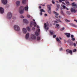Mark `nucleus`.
<instances>
[{"mask_svg":"<svg viewBox=\"0 0 77 77\" xmlns=\"http://www.w3.org/2000/svg\"><path fill=\"white\" fill-rule=\"evenodd\" d=\"M71 26H73V27H77V25L75 24H73L72 23H71Z\"/></svg>","mask_w":77,"mask_h":77,"instance_id":"nucleus-22","label":"nucleus"},{"mask_svg":"<svg viewBox=\"0 0 77 77\" xmlns=\"http://www.w3.org/2000/svg\"><path fill=\"white\" fill-rule=\"evenodd\" d=\"M72 40L73 41H75V38H72Z\"/></svg>","mask_w":77,"mask_h":77,"instance_id":"nucleus-42","label":"nucleus"},{"mask_svg":"<svg viewBox=\"0 0 77 77\" xmlns=\"http://www.w3.org/2000/svg\"><path fill=\"white\" fill-rule=\"evenodd\" d=\"M57 21H59V22H61V21H60V20L59 19H56Z\"/></svg>","mask_w":77,"mask_h":77,"instance_id":"nucleus-34","label":"nucleus"},{"mask_svg":"<svg viewBox=\"0 0 77 77\" xmlns=\"http://www.w3.org/2000/svg\"><path fill=\"white\" fill-rule=\"evenodd\" d=\"M58 9H59V8H57L56 9V11H58Z\"/></svg>","mask_w":77,"mask_h":77,"instance_id":"nucleus-55","label":"nucleus"},{"mask_svg":"<svg viewBox=\"0 0 77 77\" xmlns=\"http://www.w3.org/2000/svg\"><path fill=\"white\" fill-rule=\"evenodd\" d=\"M20 3H21V2L20 1H17L16 3L17 6H20Z\"/></svg>","mask_w":77,"mask_h":77,"instance_id":"nucleus-11","label":"nucleus"},{"mask_svg":"<svg viewBox=\"0 0 77 77\" xmlns=\"http://www.w3.org/2000/svg\"><path fill=\"white\" fill-rule=\"evenodd\" d=\"M65 21L66 22H70V21L69 20H68L67 19H65Z\"/></svg>","mask_w":77,"mask_h":77,"instance_id":"nucleus-31","label":"nucleus"},{"mask_svg":"<svg viewBox=\"0 0 77 77\" xmlns=\"http://www.w3.org/2000/svg\"><path fill=\"white\" fill-rule=\"evenodd\" d=\"M72 6H77V5L76 4H75V2H73L72 4Z\"/></svg>","mask_w":77,"mask_h":77,"instance_id":"nucleus-19","label":"nucleus"},{"mask_svg":"<svg viewBox=\"0 0 77 77\" xmlns=\"http://www.w3.org/2000/svg\"><path fill=\"white\" fill-rule=\"evenodd\" d=\"M40 29H37V32H38V33L39 32H40Z\"/></svg>","mask_w":77,"mask_h":77,"instance_id":"nucleus-37","label":"nucleus"},{"mask_svg":"<svg viewBox=\"0 0 77 77\" xmlns=\"http://www.w3.org/2000/svg\"><path fill=\"white\" fill-rule=\"evenodd\" d=\"M59 2H60V3H62V0H59Z\"/></svg>","mask_w":77,"mask_h":77,"instance_id":"nucleus-53","label":"nucleus"},{"mask_svg":"<svg viewBox=\"0 0 77 77\" xmlns=\"http://www.w3.org/2000/svg\"><path fill=\"white\" fill-rule=\"evenodd\" d=\"M60 39H62V38H60Z\"/></svg>","mask_w":77,"mask_h":77,"instance_id":"nucleus-61","label":"nucleus"},{"mask_svg":"<svg viewBox=\"0 0 77 77\" xmlns=\"http://www.w3.org/2000/svg\"><path fill=\"white\" fill-rule=\"evenodd\" d=\"M74 46L75 47V46H76V44H75V43H74L73 44Z\"/></svg>","mask_w":77,"mask_h":77,"instance_id":"nucleus-49","label":"nucleus"},{"mask_svg":"<svg viewBox=\"0 0 77 77\" xmlns=\"http://www.w3.org/2000/svg\"><path fill=\"white\" fill-rule=\"evenodd\" d=\"M20 17L21 18H24V16H23V15L20 16Z\"/></svg>","mask_w":77,"mask_h":77,"instance_id":"nucleus-39","label":"nucleus"},{"mask_svg":"<svg viewBox=\"0 0 77 77\" xmlns=\"http://www.w3.org/2000/svg\"><path fill=\"white\" fill-rule=\"evenodd\" d=\"M37 27L38 29H39V26H37Z\"/></svg>","mask_w":77,"mask_h":77,"instance_id":"nucleus-52","label":"nucleus"},{"mask_svg":"<svg viewBox=\"0 0 77 77\" xmlns=\"http://www.w3.org/2000/svg\"><path fill=\"white\" fill-rule=\"evenodd\" d=\"M65 0H62V1H63V2H64V1H65Z\"/></svg>","mask_w":77,"mask_h":77,"instance_id":"nucleus-59","label":"nucleus"},{"mask_svg":"<svg viewBox=\"0 0 77 77\" xmlns=\"http://www.w3.org/2000/svg\"><path fill=\"white\" fill-rule=\"evenodd\" d=\"M74 21H76V23H77V20L75 19L74 20Z\"/></svg>","mask_w":77,"mask_h":77,"instance_id":"nucleus-50","label":"nucleus"},{"mask_svg":"<svg viewBox=\"0 0 77 77\" xmlns=\"http://www.w3.org/2000/svg\"><path fill=\"white\" fill-rule=\"evenodd\" d=\"M57 7L58 9H59V8L60 7V6L59 5H57Z\"/></svg>","mask_w":77,"mask_h":77,"instance_id":"nucleus-29","label":"nucleus"},{"mask_svg":"<svg viewBox=\"0 0 77 77\" xmlns=\"http://www.w3.org/2000/svg\"><path fill=\"white\" fill-rule=\"evenodd\" d=\"M59 18H60V17H60V16H59Z\"/></svg>","mask_w":77,"mask_h":77,"instance_id":"nucleus-64","label":"nucleus"},{"mask_svg":"<svg viewBox=\"0 0 77 77\" xmlns=\"http://www.w3.org/2000/svg\"><path fill=\"white\" fill-rule=\"evenodd\" d=\"M31 38L32 39H33V40H35L36 39V35L34 34L31 35Z\"/></svg>","mask_w":77,"mask_h":77,"instance_id":"nucleus-4","label":"nucleus"},{"mask_svg":"<svg viewBox=\"0 0 77 77\" xmlns=\"http://www.w3.org/2000/svg\"><path fill=\"white\" fill-rule=\"evenodd\" d=\"M40 12H45V11H44V10L43 9H41Z\"/></svg>","mask_w":77,"mask_h":77,"instance_id":"nucleus-27","label":"nucleus"},{"mask_svg":"<svg viewBox=\"0 0 77 77\" xmlns=\"http://www.w3.org/2000/svg\"><path fill=\"white\" fill-rule=\"evenodd\" d=\"M52 3H53V4H55V2L53 0L52 1Z\"/></svg>","mask_w":77,"mask_h":77,"instance_id":"nucleus-38","label":"nucleus"},{"mask_svg":"<svg viewBox=\"0 0 77 77\" xmlns=\"http://www.w3.org/2000/svg\"><path fill=\"white\" fill-rule=\"evenodd\" d=\"M48 26H49V24H48V23H47V24H46V23H45L44 27L45 29H46L47 30H48L49 28L48 27L47 28H46V27Z\"/></svg>","mask_w":77,"mask_h":77,"instance_id":"nucleus-5","label":"nucleus"},{"mask_svg":"<svg viewBox=\"0 0 77 77\" xmlns=\"http://www.w3.org/2000/svg\"><path fill=\"white\" fill-rule=\"evenodd\" d=\"M66 54H68V53L67 52L66 53Z\"/></svg>","mask_w":77,"mask_h":77,"instance_id":"nucleus-63","label":"nucleus"},{"mask_svg":"<svg viewBox=\"0 0 77 77\" xmlns=\"http://www.w3.org/2000/svg\"><path fill=\"white\" fill-rule=\"evenodd\" d=\"M29 33H27V34L26 35V37H25L26 39H28L29 37Z\"/></svg>","mask_w":77,"mask_h":77,"instance_id":"nucleus-14","label":"nucleus"},{"mask_svg":"<svg viewBox=\"0 0 77 77\" xmlns=\"http://www.w3.org/2000/svg\"><path fill=\"white\" fill-rule=\"evenodd\" d=\"M60 51H62V48H61L60 49Z\"/></svg>","mask_w":77,"mask_h":77,"instance_id":"nucleus-48","label":"nucleus"},{"mask_svg":"<svg viewBox=\"0 0 77 77\" xmlns=\"http://www.w3.org/2000/svg\"><path fill=\"white\" fill-rule=\"evenodd\" d=\"M71 11L72 12H74V13H75L76 12H77V10H75V9H74V8H72L71 9Z\"/></svg>","mask_w":77,"mask_h":77,"instance_id":"nucleus-8","label":"nucleus"},{"mask_svg":"<svg viewBox=\"0 0 77 77\" xmlns=\"http://www.w3.org/2000/svg\"><path fill=\"white\" fill-rule=\"evenodd\" d=\"M45 16H47V14H45Z\"/></svg>","mask_w":77,"mask_h":77,"instance_id":"nucleus-56","label":"nucleus"},{"mask_svg":"<svg viewBox=\"0 0 77 77\" xmlns=\"http://www.w3.org/2000/svg\"><path fill=\"white\" fill-rule=\"evenodd\" d=\"M33 21H32L31 22L30 25V27H32V26H33Z\"/></svg>","mask_w":77,"mask_h":77,"instance_id":"nucleus-21","label":"nucleus"},{"mask_svg":"<svg viewBox=\"0 0 77 77\" xmlns=\"http://www.w3.org/2000/svg\"><path fill=\"white\" fill-rule=\"evenodd\" d=\"M64 29H65V28L63 27L60 29V31H63V30H64Z\"/></svg>","mask_w":77,"mask_h":77,"instance_id":"nucleus-33","label":"nucleus"},{"mask_svg":"<svg viewBox=\"0 0 77 77\" xmlns=\"http://www.w3.org/2000/svg\"><path fill=\"white\" fill-rule=\"evenodd\" d=\"M50 33H51V35H53V31L51 30L50 31Z\"/></svg>","mask_w":77,"mask_h":77,"instance_id":"nucleus-25","label":"nucleus"},{"mask_svg":"<svg viewBox=\"0 0 77 77\" xmlns=\"http://www.w3.org/2000/svg\"><path fill=\"white\" fill-rule=\"evenodd\" d=\"M26 0H22V3L23 5H25L26 3Z\"/></svg>","mask_w":77,"mask_h":77,"instance_id":"nucleus-17","label":"nucleus"},{"mask_svg":"<svg viewBox=\"0 0 77 77\" xmlns=\"http://www.w3.org/2000/svg\"><path fill=\"white\" fill-rule=\"evenodd\" d=\"M54 23H58V22H57V21H54Z\"/></svg>","mask_w":77,"mask_h":77,"instance_id":"nucleus-46","label":"nucleus"},{"mask_svg":"<svg viewBox=\"0 0 77 77\" xmlns=\"http://www.w3.org/2000/svg\"><path fill=\"white\" fill-rule=\"evenodd\" d=\"M12 13L11 12H8L7 14V17L8 19L10 20L12 17Z\"/></svg>","mask_w":77,"mask_h":77,"instance_id":"nucleus-3","label":"nucleus"},{"mask_svg":"<svg viewBox=\"0 0 77 77\" xmlns=\"http://www.w3.org/2000/svg\"><path fill=\"white\" fill-rule=\"evenodd\" d=\"M35 34L36 36H38L39 35V33L37 32H35Z\"/></svg>","mask_w":77,"mask_h":77,"instance_id":"nucleus-24","label":"nucleus"},{"mask_svg":"<svg viewBox=\"0 0 77 77\" xmlns=\"http://www.w3.org/2000/svg\"><path fill=\"white\" fill-rule=\"evenodd\" d=\"M42 6H45V5H43Z\"/></svg>","mask_w":77,"mask_h":77,"instance_id":"nucleus-62","label":"nucleus"},{"mask_svg":"<svg viewBox=\"0 0 77 77\" xmlns=\"http://www.w3.org/2000/svg\"><path fill=\"white\" fill-rule=\"evenodd\" d=\"M23 22L24 23H26V24H28L29 23V22L28 20L26 19H23Z\"/></svg>","mask_w":77,"mask_h":77,"instance_id":"nucleus-15","label":"nucleus"},{"mask_svg":"<svg viewBox=\"0 0 77 77\" xmlns=\"http://www.w3.org/2000/svg\"><path fill=\"white\" fill-rule=\"evenodd\" d=\"M27 17L29 18H30V15H27Z\"/></svg>","mask_w":77,"mask_h":77,"instance_id":"nucleus-43","label":"nucleus"},{"mask_svg":"<svg viewBox=\"0 0 77 77\" xmlns=\"http://www.w3.org/2000/svg\"><path fill=\"white\" fill-rule=\"evenodd\" d=\"M40 15H42V12H40Z\"/></svg>","mask_w":77,"mask_h":77,"instance_id":"nucleus-51","label":"nucleus"},{"mask_svg":"<svg viewBox=\"0 0 77 77\" xmlns=\"http://www.w3.org/2000/svg\"><path fill=\"white\" fill-rule=\"evenodd\" d=\"M0 13L1 14L4 13V9L2 7H0Z\"/></svg>","mask_w":77,"mask_h":77,"instance_id":"nucleus-10","label":"nucleus"},{"mask_svg":"<svg viewBox=\"0 0 77 77\" xmlns=\"http://www.w3.org/2000/svg\"><path fill=\"white\" fill-rule=\"evenodd\" d=\"M66 14H69V15L70 14V12L69 11H66Z\"/></svg>","mask_w":77,"mask_h":77,"instance_id":"nucleus-32","label":"nucleus"},{"mask_svg":"<svg viewBox=\"0 0 77 77\" xmlns=\"http://www.w3.org/2000/svg\"><path fill=\"white\" fill-rule=\"evenodd\" d=\"M72 42H70V45H72Z\"/></svg>","mask_w":77,"mask_h":77,"instance_id":"nucleus-36","label":"nucleus"},{"mask_svg":"<svg viewBox=\"0 0 77 77\" xmlns=\"http://www.w3.org/2000/svg\"><path fill=\"white\" fill-rule=\"evenodd\" d=\"M74 37V35H71V38H73V37Z\"/></svg>","mask_w":77,"mask_h":77,"instance_id":"nucleus-47","label":"nucleus"},{"mask_svg":"<svg viewBox=\"0 0 77 77\" xmlns=\"http://www.w3.org/2000/svg\"><path fill=\"white\" fill-rule=\"evenodd\" d=\"M66 9L67 10H69V9H68V8H66Z\"/></svg>","mask_w":77,"mask_h":77,"instance_id":"nucleus-58","label":"nucleus"},{"mask_svg":"<svg viewBox=\"0 0 77 77\" xmlns=\"http://www.w3.org/2000/svg\"><path fill=\"white\" fill-rule=\"evenodd\" d=\"M56 26H57V27H59V24H56Z\"/></svg>","mask_w":77,"mask_h":77,"instance_id":"nucleus-44","label":"nucleus"},{"mask_svg":"<svg viewBox=\"0 0 77 77\" xmlns=\"http://www.w3.org/2000/svg\"><path fill=\"white\" fill-rule=\"evenodd\" d=\"M56 40L57 41V42H58L59 43H60V42H61L60 41V40H59V38H57L56 39Z\"/></svg>","mask_w":77,"mask_h":77,"instance_id":"nucleus-20","label":"nucleus"},{"mask_svg":"<svg viewBox=\"0 0 77 77\" xmlns=\"http://www.w3.org/2000/svg\"><path fill=\"white\" fill-rule=\"evenodd\" d=\"M60 13L62 15H64V13H63V11H62V10L61 11Z\"/></svg>","mask_w":77,"mask_h":77,"instance_id":"nucleus-30","label":"nucleus"},{"mask_svg":"<svg viewBox=\"0 0 77 77\" xmlns=\"http://www.w3.org/2000/svg\"><path fill=\"white\" fill-rule=\"evenodd\" d=\"M56 35H54L53 36V38H56Z\"/></svg>","mask_w":77,"mask_h":77,"instance_id":"nucleus-41","label":"nucleus"},{"mask_svg":"<svg viewBox=\"0 0 77 77\" xmlns=\"http://www.w3.org/2000/svg\"><path fill=\"white\" fill-rule=\"evenodd\" d=\"M66 51L69 53H70L71 55H72V50L68 49L66 50Z\"/></svg>","mask_w":77,"mask_h":77,"instance_id":"nucleus-6","label":"nucleus"},{"mask_svg":"<svg viewBox=\"0 0 77 77\" xmlns=\"http://www.w3.org/2000/svg\"><path fill=\"white\" fill-rule=\"evenodd\" d=\"M33 25L34 27H36V22H34Z\"/></svg>","mask_w":77,"mask_h":77,"instance_id":"nucleus-26","label":"nucleus"},{"mask_svg":"<svg viewBox=\"0 0 77 77\" xmlns=\"http://www.w3.org/2000/svg\"><path fill=\"white\" fill-rule=\"evenodd\" d=\"M63 8H64V9L66 8V6H65L64 5H63Z\"/></svg>","mask_w":77,"mask_h":77,"instance_id":"nucleus-45","label":"nucleus"},{"mask_svg":"<svg viewBox=\"0 0 77 77\" xmlns=\"http://www.w3.org/2000/svg\"><path fill=\"white\" fill-rule=\"evenodd\" d=\"M2 2L4 5H6L8 3L7 0H2Z\"/></svg>","mask_w":77,"mask_h":77,"instance_id":"nucleus-9","label":"nucleus"},{"mask_svg":"<svg viewBox=\"0 0 77 77\" xmlns=\"http://www.w3.org/2000/svg\"><path fill=\"white\" fill-rule=\"evenodd\" d=\"M41 8H42V7H41V6H39V9H41Z\"/></svg>","mask_w":77,"mask_h":77,"instance_id":"nucleus-54","label":"nucleus"},{"mask_svg":"<svg viewBox=\"0 0 77 77\" xmlns=\"http://www.w3.org/2000/svg\"><path fill=\"white\" fill-rule=\"evenodd\" d=\"M32 29V30H35V28L34 27H33Z\"/></svg>","mask_w":77,"mask_h":77,"instance_id":"nucleus-40","label":"nucleus"},{"mask_svg":"<svg viewBox=\"0 0 77 77\" xmlns=\"http://www.w3.org/2000/svg\"><path fill=\"white\" fill-rule=\"evenodd\" d=\"M65 35H66V36L67 38H69V37H70V35H71L70 33H65Z\"/></svg>","mask_w":77,"mask_h":77,"instance_id":"nucleus-16","label":"nucleus"},{"mask_svg":"<svg viewBox=\"0 0 77 77\" xmlns=\"http://www.w3.org/2000/svg\"><path fill=\"white\" fill-rule=\"evenodd\" d=\"M41 38L39 36H38L37 38V41H39L40 40V39Z\"/></svg>","mask_w":77,"mask_h":77,"instance_id":"nucleus-23","label":"nucleus"},{"mask_svg":"<svg viewBox=\"0 0 77 77\" xmlns=\"http://www.w3.org/2000/svg\"><path fill=\"white\" fill-rule=\"evenodd\" d=\"M62 3L63 4V5H65V3L63 2H62Z\"/></svg>","mask_w":77,"mask_h":77,"instance_id":"nucleus-57","label":"nucleus"},{"mask_svg":"<svg viewBox=\"0 0 77 77\" xmlns=\"http://www.w3.org/2000/svg\"><path fill=\"white\" fill-rule=\"evenodd\" d=\"M27 29L29 31H30V28L29 27H27Z\"/></svg>","mask_w":77,"mask_h":77,"instance_id":"nucleus-28","label":"nucleus"},{"mask_svg":"<svg viewBox=\"0 0 77 77\" xmlns=\"http://www.w3.org/2000/svg\"><path fill=\"white\" fill-rule=\"evenodd\" d=\"M28 8L29 7L28 5H27L25 7H24L23 6H21L19 8V12L21 14H22L24 13V9L25 11H28Z\"/></svg>","mask_w":77,"mask_h":77,"instance_id":"nucleus-1","label":"nucleus"},{"mask_svg":"<svg viewBox=\"0 0 77 77\" xmlns=\"http://www.w3.org/2000/svg\"><path fill=\"white\" fill-rule=\"evenodd\" d=\"M66 4V5H70L71 4H70L69 3V2L67 0H66L65 1Z\"/></svg>","mask_w":77,"mask_h":77,"instance_id":"nucleus-18","label":"nucleus"},{"mask_svg":"<svg viewBox=\"0 0 77 77\" xmlns=\"http://www.w3.org/2000/svg\"><path fill=\"white\" fill-rule=\"evenodd\" d=\"M33 21H35V20L34 19H33Z\"/></svg>","mask_w":77,"mask_h":77,"instance_id":"nucleus-60","label":"nucleus"},{"mask_svg":"<svg viewBox=\"0 0 77 77\" xmlns=\"http://www.w3.org/2000/svg\"><path fill=\"white\" fill-rule=\"evenodd\" d=\"M14 29L15 30L19 32L20 31V27L18 25H15L14 26Z\"/></svg>","mask_w":77,"mask_h":77,"instance_id":"nucleus-2","label":"nucleus"},{"mask_svg":"<svg viewBox=\"0 0 77 77\" xmlns=\"http://www.w3.org/2000/svg\"><path fill=\"white\" fill-rule=\"evenodd\" d=\"M77 51V49H74L73 50V52H75Z\"/></svg>","mask_w":77,"mask_h":77,"instance_id":"nucleus-35","label":"nucleus"},{"mask_svg":"<svg viewBox=\"0 0 77 77\" xmlns=\"http://www.w3.org/2000/svg\"><path fill=\"white\" fill-rule=\"evenodd\" d=\"M48 8V13L51 14V7L49 5H47Z\"/></svg>","mask_w":77,"mask_h":77,"instance_id":"nucleus-7","label":"nucleus"},{"mask_svg":"<svg viewBox=\"0 0 77 77\" xmlns=\"http://www.w3.org/2000/svg\"><path fill=\"white\" fill-rule=\"evenodd\" d=\"M23 32L24 34H26L27 33V30L26 28H23Z\"/></svg>","mask_w":77,"mask_h":77,"instance_id":"nucleus-13","label":"nucleus"},{"mask_svg":"<svg viewBox=\"0 0 77 77\" xmlns=\"http://www.w3.org/2000/svg\"><path fill=\"white\" fill-rule=\"evenodd\" d=\"M54 14L56 18H58L59 14L57 13V12H56L55 11H54Z\"/></svg>","mask_w":77,"mask_h":77,"instance_id":"nucleus-12","label":"nucleus"}]
</instances>
